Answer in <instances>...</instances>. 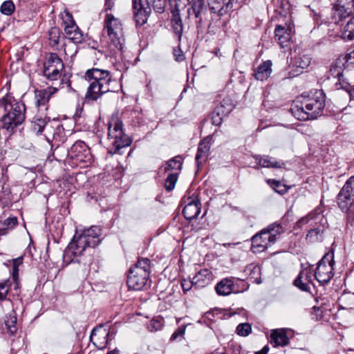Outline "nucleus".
Here are the masks:
<instances>
[{"label": "nucleus", "instance_id": "nucleus-43", "mask_svg": "<svg viewBox=\"0 0 354 354\" xmlns=\"http://www.w3.org/2000/svg\"><path fill=\"white\" fill-rule=\"evenodd\" d=\"M233 106L231 104H227L223 100L218 106L216 107L214 111L216 113L223 116H227L228 114L232 111Z\"/></svg>", "mask_w": 354, "mask_h": 354}, {"label": "nucleus", "instance_id": "nucleus-6", "mask_svg": "<svg viewBox=\"0 0 354 354\" xmlns=\"http://www.w3.org/2000/svg\"><path fill=\"white\" fill-rule=\"evenodd\" d=\"M334 254L333 252L326 254L318 262L314 272V278L320 283H328L334 275Z\"/></svg>", "mask_w": 354, "mask_h": 354}, {"label": "nucleus", "instance_id": "nucleus-56", "mask_svg": "<svg viewBox=\"0 0 354 354\" xmlns=\"http://www.w3.org/2000/svg\"><path fill=\"white\" fill-rule=\"evenodd\" d=\"M174 56L175 57V59L177 62H181L184 60L185 55L183 54V50L180 48L179 46L174 49Z\"/></svg>", "mask_w": 354, "mask_h": 354}, {"label": "nucleus", "instance_id": "nucleus-52", "mask_svg": "<svg viewBox=\"0 0 354 354\" xmlns=\"http://www.w3.org/2000/svg\"><path fill=\"white\" fill-rule=\"evenodd\" d=\"M62 18L64 24V26L75 25V22L72 15L68 10H64L62 15Z\"/></svg>", "mask_w": 354, "mask_h": 354}, {"label": "nucleus", "instance_id": "nucleus-33", "mask_svg": "<svg viewBox=\"0 0 354 354\" xmlns=\"http://www.w3.org/2000/svg\"><path fill=\"white\" fill-rule=\"evenodd\" d=\"M205 10V0H192V7L187 9L188 16L189 17L193 13L196 18H201V14Z\"/></svg>", "mask_w": 354, "mask_h": 354}, {"label": "nucleus", "instance_id": "nucleus-45", "mask_svg": "<svg viewBox=\"0 0 354 354\" xmlns=\"http://www.w3.org/2000/svg\"><path fill=\"white\" fill-rule=\"evenodd\" d=\"M164 320L162 318L153 319L147 324V328L151 332L160 330L163 326Z\"/></svg>", "mask_w": 354, "mask_h": 354}, {"label": "nucleus", "instance_id": "nucleus-35", "mask_svg": "<svg viewBox=\"0 0 354 354\" xmlns=\"http://www.w3.org/2000/svg\"><path fill=\"white\" fill-rule=\"evenodd\" d=\"M171 25L174 33L177 35L178 41H180L183 31V24L178 10L173 12Z\"/></svg>", "mask_w": 354, "mask_h": 354}, {"label": "nucleus", "instance_id": "nucleus-24", "mask_svg": "<svg viewBox=\"0 0 354 354\" xmlns=\"http://www.w3.org/2000/svg\"><path fill=\"white\" fill-rule=\"evenodd\" d=\"M256 163L262 167L266 168H281L285 164L281 160H277L273 157L263 155L254 156Z\"/></svg>", "mask_w": 354, "mask_h": 354}, {"label": "nucleus", "instance_id": "nucleus-38", "mask_svg": "<svg viewBox=\"0 0 354 354\" xmlns=\"http://www.w3.org/2000/svg\"><path fill=\"white\" fill-rule=\"evenodd\" d=\"M342 36L344 39L352 40L354 39V17L351 18L344 26Z\"/></svg>", "mask_w": 354, "mask_h": 354}, {"label": "nucleus", "instance_id": "nucleus-22", "mask_svg": "<svg viewBox=\"0 0 354 354\" xmlns=\"http://www.w3.org/2000/svg\"><path fill=\"white\" fill-rule=\"evenodd\" d=\"M101 229L97 226H91L88 229H85L80 234L88 242L91 248L97 246L100 242V236L101 235Z\"/></svg>", "mask_w": 354, "mask_h": 354}, {"label": "nucleus", "instance_id": "nucleus-10", "mask_svg": "<svg viewBox=\"0 0 354 354\" xmlns=\"http://www.w3.org/2000/svg\"><path fill=\"white\" fill-rule=\"evenodd\" d=\"M104 29L113 44L116 48H122V24L111 14H106Z\"/></svg>", "mask_w": 354, "mask_h": 354}, {"label": "nucleus", "instance_id": "nucleus-39", "mask_svg": "<svg viewBox=\"0 0 354 354\" xmlns=\"http://www.w3.org/2000/svg\"><path fill=\"white\" fill-rule=\"evenodd\" d=\"M183 165V160L182 158L179 156H176L171 160H169L165 168V171L178 170L180 171Z\"/></svg>", "mask_w": 354, "mask_h": 354}, {"label": "nucleus", "instance_id": "nucleus-15", "mask_svg": "<svg viewBox=\"0 0 354 354\" xmlns=\"http://www.w3.org/2000/svg\"><path fill=\"white\" fill-rule=\"evenodd\" d=\"M149 272H145L142 270H129L127 278V285L129 289L133 290H142L147 283Z\"/></svg>", "mask_w": 354, "mask_h": 354}, {"label": "nucleus", "instance_id": "nucleus-26", "mask_svg": "<svg viewBox=\"0 0 354 354\" xmlns=\"http://www.w3.org/2000/svg\"><path fill=\"white\" fill-rule=\"evenodd\" d=\"M212 273L208 269H202L193 277L194 286L197 288H204L212 281Z\"/></svg>", "mask_w": 354, "mask_h": 354}, {"label": "nucleus", "instance_id": "nucleus-46", "mask_svg": "<svg viewBox=\"0 0 354 354\" xmlns=\"http://www.w3.org/2000/svg\"><path fill=\"white\" fill-rule=\"evenodd\" d=\"M15 9V6L12 1H4L0 8L1 13L6 15H10Z\"/></svg>", "mask_w": 354, "mask_h": 354}, {"label": "nucleus", "instance_id": "nucleus-9", "mask_svg": "<svg viewBox=\"0 0 354 354\" xmlns=\"http://www.w3.org/2000/svg\"><path fill=\"white\" fill-rule=\"evenodd\" d=\"M337 205L343 212L354 207V176L346 182L338 194Z\"/></svg>", "mask_w": 354, "mask_h": 354}, {"label": "nucleus", "instance_id": "nucleus-27", "mask_svg": "<svg viewBox=\"0 0 354 354\" xmlns=\"http://www.w3.org/2000/svg\"><path fill=\"white\" fill-rule=\"evenodd\" d=\"M270 343L274 346H285L289 343V338L284 329L273 330L270 334Z\"/></svg>", "mask_w": 354, "mask_h": 354}, {"label": "nucleus", "instance_id": "nucleus-11", "mask_svg": "<svg viewBox=\"0 0 354 354\" xmlns=\"http://www.w3.org/2000/svg\"><path fill=\"white\" fill-rule=\"evenodd\" d=\"M237 281L243 284L241 289L239 288L238 283H234V278H225L220 281L215 286V290L218 295L227 296L231 293H240L247 290L249 288V285L243 281L237 279Z\"/></svg>", "mask_w": 354, "mask_h": 354}, {"label": "nucleus", "instance_id": "nucleus-23", "mask_svg": "<svg viewBox=\"0 0 354 354\" xmlns=\"http://www.w3.org/2000/svg\"><path fill=\"white\" fill-rule=\"evenodd\" d=\"M210 141L208 138L201 140L198 147V151L195 158L198 167L202 165L207 160L210 150Z\"/></svg>", "mask_w": 354, "mask_h": 354}, {"label": "nucleus", "instance_id": "nucleus-60", "mask_svg": "<svg viewBox=\"0 0 354 354\" xmlns=\"http://www.w3.org/2000/svg\"><path fill=\"white\" fill-rule=\"evenodd\" d=\"M348 212L347 215V223L351 226L354 225V207L350 209Z\"/></svg>", "mask_w": 354, "mask_h": 354}, {"label": "nucleus", "instance_id": "nucleus-40", "mask_svg": "<svg viewBox=\"0 0 354 354\" xmlns=\"http://www.w3.org/2000/svg\"><path fill=\"white\" fill-rule=\"evenodd\" d=\"M16 324H17V316L15 313L13 314L9 315L8 316H7L6 317L5 325L8 330V332L10 334L14 335L16 333V332L17 330Z\"/></svg>", "mask_w": 354, "mask_h": 354}, {"label": "nucleus", "instance_id": "nucleus-53", "mask_svg": "<svg viewBox=\"0 0 354 354\" xmlns=\"http://www.w3.org/2000/svg\"><path fill=\"white\" fill-rule=\"evenodd\" d=\"M341 88L349 91L353 86H354V82H350L347 81V77L344 76L341 81H339Z\"/></svg>", "mask_w": 354, "mask_h": 354}, {"label": "nucleus", "instance_id": "nucleus-12", "mask_svg": "<svg viewBox=\"0 0 354 354\" xmlns=\"http://www.w3.org/2000/svg\"><path fill=\"white\" fill-rule=\"evenodd\" d=\"M70 158L79 162H87L91 160L90 149L84 142L78 140L75 142L68 150Z\"/></svg>", "mask_w": 354, "mask_h": 354}, {"label": "nucleus", "instance_id": "nucleus-36", "mask_svg": "<svg viewBox=\"0 0 354 354\" xmlns=\"http://www.w3.org/2000/svg\"><path fill=\"white\" fill-rule=\"evenodd\" d=\"M311 62V57L304 53H298L293 59V65L301 69L306 68Z\"/></svg>", "mask_w": 354, "mask_h": 354}, {"label": "nucleus", "instance_id": "nucleus-41", "mask_svg": "<svg viewBox=\"0 0 354 354\" xmlns=\"http://www.w3.org/2000/svg\"><path fill=\"white\" fill-rule=\"evenodd\" d=\"M144 3L147 6L153 7L154 10L158 13H162L164 11L165 6V0H143Z\"/></svg>", "mask_w": 354, "mask_h": 354}, {"label": "nucleus", "instance_id": "nucleus-63", "mask_svg": "<svg viewBox=\"0 0 354 354\" xmlns=\"http://www.w3.org/2000/svg\"><path fill=\"white\" fill-rule=\"evenodd\" d=\"M106 354H120V353H119V351H118V350H117V349H114V350H113V351H111L109 352V353H106Z\"/></svg>", "mask_w": 354, "mask_h": 354}, {"label": "nucleus", "instance_id": "nucleus-61", "mask_svg": "<svg viewBox=\"0 0 354 354\" xmlns=\"http://www.w3.org/2000/svg\"><path fill=\"white\" fill-rule=\"evenodd\" d=\"M114 6V0H106L104 9L106 11L111 10Z\"/></svg>", "mask_w": 354, "mask_h": 354}, {"label": "nucleus", "instance_id": "nucleus-8", "mask_svg": "<svg viewBox=\"0 0 354 354\" xmlns=\"http://www.w3.org/2000/svg\"><path fill=\"white\" fill-rule=\"evenodd\" d=\"M24 107L17 103L13 104L11 109L1 119V127L10 132L21 124L24 119Z\"/></svg>", "mask_w": 354, "mask_h": 354}, {"label": "nucleus", "instance_id": "nucleus-59", "mask_svg": "<svg viewBox=\"0 0 354 354\" xmlns=\"http://www.w3.org/2000/svg\"><path fill=\"white\" fill-rule=\"evenodd\" d=\"M77 30V26L72 25V26H64V31L66 34L68 35V37H71L73 33Z\"/></svg>", "mask_w": 354, "mask_h": 354}, {"label": "nucleus", "instance_id": "nucleus-57", "mask_svg": "<svg viewBox=\"0 0 354 354\" xmlns=\"http://www.w3.org/2000/svg\"><path fill=\"white\" fill-rule=\"evenodd\" d=\"M194 286V280L183 279L181 281V286L184 292L189 291Z\"/></svg>", "mask_w": 354, "mask_h": 354}, {"label": "nucleus", "instance_id": "nucleus-51", "mask_svg": "<svg viewBox=\"0 0 354 354\" xmlns=\"http://www.w3.org/2000/svg\"><path fill=\"white\" fill-rule=\"evenodd\" d=\"M339 58L344 59V65L347 69L350 67H354V50Z\"/></svg>", "mask_w": 354, "mask_h": 354}, {"label": "nucleus", "instance_id": "nucleus-62", "mask_svg": "<svg viewBox=\"0 0 354 354\" xmlns=\"http://www.w3.org/2000/svg\"><path fill=\"white\" fill-rule=\"evenodd\" d=\"M268 350H269L268 347L265 346L261 351L256 352L255 354H267L268 352Z\"/></svg>", "mask_w": 354, "mask_h": 354}, {"label": "nucleus", "instance_id": "nucleus-18", "mask_svg": "<svg viewBox=\"0 0 354 354\" xmlns=\"http://www.w3.org/2000/svg\"><path fill=\"white\" fill-rule=\"evenodd\" d=\"M335 17L339 20L350 16L354 12V0H337L334 6Z\"/></svg>", "mask_w": 354, "mask_h": 354}, {"label": "nucleus", "instance_id": "nucleus-32", "mask_svg": "<svg viewBox=\"0 0 354 354\" xmlns=\"http://www.w3.org/2000/svg\"><path fill=\"white\" fill-rule=\"evenodd\" d=\"M18 224L16 216H10L4 220L0 221V236L5 235L9 231L14 229Z\"/></svg>", "mask_w": 354, "mask_h": 354}, {"label": "nucleus", "instance_id": "nucleus-2", "mask_svg": "<svg viewBox=\"0 0 354 354\" xmlns=\"http://www.w3.org/2000/svg\"><path fill=\"white\" fill-rule=\"evenodd\" d=\"M84 77L85 80L89 82L85 95L87 100H97L102 95L113 91V85L116 84L109 71L98 68L88 69Z\"/></svg>", "mask_w": 354, "mask_h": 354}, {"label": "nucleus", "instance_id": "nucleus-34", "mask_svg": "<svg viewBox=\"0 0 354 354\" xmlns=\"http://www.w3.org/2000/svg\"><path fill=\"white\" fill-rule=\"evenodd\" d=\"M50 121V118L45 116L42 117L41 115L35 116L31 124L32 130L35 132L37 134L41 133L45 127H46L48 122Z\"/></svg>", "mask_w": 354, "mask_h": 354}, {"label": "nucleus", "instance_id": "nucleus-30", "mask_svg": "<svg viewBox=\"0 0 354 354\" xmlns=\"http://www.w3.org/2000/svg\"><path fill=\"white\" fill-rule=\"evenodd\" d=\"M263 231L267 234L270 242L274 244L279 236L285 232V229L280 224L274 223L268 226Z\"/></svg>", "mask_w": 354, "mask_h": 354}, {"label": "nucleus", "instance_id": "nucleus-4", "mask_svg": "<svg viewBox=\"0 0 354 354\" xmlns=\"http://www.w3.org/2000/svg\"><path fill=\"white\" fill-rule=\"evenodd\" d=\"M108 140L109 142V152L120 153V149L129 146L131 140L123 131L122 121L118 115H113L109 122Z\"/></svg>", "mask_w": 354, "mask_h": 354}, {"label": "nucleus", "instance_id": "nucleus-44", "mask_svg": "<svg viewBox=\"0 0 354 354\" xmlns=\"http://www.w3.org/2000/svg\"><path fill=\"white\" fill-rule=\"evenodd\" d=\"M149 260L147 258H141L138 260L133 267L131 268V270H136L138 269L149 272Z\"/></svg>", "mask_w": 354, "mask_h": 354}, {"label": "nucleus", "instance_id": "nucleus-49", "mask_svg": "<svg viewBox=\"0 0 354 354\" xmlns=\"http://www.w3.org/2000/svg\"><path fill=\"white\" fill-rule=\"evenodd\" d=\"M177 179H178V174L174 173V174H169L165 180V189L167 191H171L172 189H174V188L175 187L176 183L177 182Z\"/></svg>", "mask_w": 354, "mask_h": 354}, {"label": "nucleus", "instance_id": "nucleus-54", "mask_svg": "<svg viewBox=\"0 0 354 354\" xmlns=\"http://www.w3.org/2000/svg\"><path fill=\"white\" fill-rule=\"evenodd\" d=\"M68 38L75 43H80L83 40V35L77 27V30H76L71 37H68Z\"/></svg>", "mask_w": 354, "mask_h": 354}, {"label": "nucleus", "instance_id": "nucleus-13", "mask_svg": "<svg viewBox=\"0 0 354 354\" xmlns=\"http://www.w3.org/2000/svg\"><path fill=\"white\" fill-rule=\"evenodd\" d=\"M314 270L312 266L302 265L301 270L298 277L294 281V285L304 291H310V285L313 284V274Z\"/></svg>", "mask_w": 354, "mask_h": 354}, {"label": "nucleus", "instance_id": "nucleus-47", "mask_svg": "<svg viewBox=\"0 0 354 354\" xmlns=\"http://www.w3.org/2000/svg\"><path fill=\"white\" fill-rule=\"evenodd\" d=\"M187 326L183 325L178 327L171 335L170 337V341H180L184 339V335L185 333Z\"/></svg>", "mask_w": 354, "mask_h": 354}, {"label": "nucleus", "instance_id": "nucleus-37", "mask_svg": "<svg viewBox=\"0 0 354 354\" xmlns=\"http://www.w3.org/2000/svg\"><path fill=\"white\" fill-rule=\"evenodd\" d=\"M23 263V257H19L12 259V278L15 283V288L19 287V266Z\"/></svg>", "mask_w": 354, "mask_h": 354}, {"label": "nucleus", "instance_id": "nucleus-7", "mask_svg": "<svg viewBox=\"0 0 354 354\" xmlns=\"http://www.w3.org/2000/svg\"><path fill=\"white\" fill-rule=\"evenodd\" d=\"M64 68V63L57 54L50 53L44 64V75L48 80L56 81L65 75H62Z\"/></svg>", "mask_w": 354, "mask_h": 354}, {"label": "nucleus", "instance_id": "nucleus-21", "mask_svg": "<svg viewBox=\"0 0 354 354\" xmlns=\"http://www.w3.org/2000/svg\"><path fill=\"white\" fill-rule=\"evenodd\" d=\"M109 332L102 328L93 329L91 334V341L99 349L106 348L108 343Z\"/></svg>", "mask_w": 354, "mask_h": 354}, {"label": "nucleus", "instance_id": "nucleus-17", "mask_svg": "<svg viewBox=\"0 0 354 354\" xmlns=\"http://www.w3.org/2000/svg\"><path fill=\"white\" fill-rule=\"evenodd\" d=\"M186 203L183 214L187 220L196 218L201 212V202L196 196H189L185 200Z\"/></svg>", "mask_w": 354, "mask_h": 354}, {"label": "nucleus", "instance_id": "nucleus-1", "mask_svg": "<svg viewBox=\"0 0 354 354\" xmlns=\"http://www.w3.org/2000/svg\"><path fill=\"white\" fill-rule=\"evenodd\" d=\"M325 94L322 90L310 92L295 100L290 108L292 115L299 120L316 119L325 106Z\"/></svg>", "mask_w": 354, "mask_h": 354}, {"label": "nucleus", "instance_id": "nucleus-5", "mask_svg": "<svg viewBox=\"0 0 354 354\" xmlns=\"http://www.w3.org/2000/svg\"><path fill=\"white\" fill-rule=\"evenodd\" d=\"M70 77L64 75L59 82L58 86H48L44 89L36 90L35 91V104L40 109L44 108L48 109V103L50 97L58 91L66 88V91H72Z\"/></svg>", "mask_w": 354, "mask_h": 354}, {"label": "nucleus", "instance_id": "nucleus-58", "mask_svg": "<svg viewBox=\"0 0 354 354\" xmlns=\"http://www.w3.org/2000/svg\"><path fill=\"white\" fill-rule=\"evenodd\" d=\"M224 117L225 116L223 115L216 113V111H214L212 117V124L216 126L220 125L222 123Z\"/></svg>", "mask_w": 354, "mask_h": 354}, {"label": "nucleus", "instance_id": "nucleus-55", "mask_svg": "<svg viewBox=\"0 0 354 354\" xmlns=\"http://www.w3.org/2000/svg\"><path fill=\"white\" fill-rule=\"evenodd\" d=\"M59 31L57 28H53L49 32V39L53 42L54 44H57L59 43Z\"/></svg>", "mask_w": 354, "mask_h": 354}, {"label": "nucleus", "instance_id": "nucleus-48", "mask_svg": "<svg viewBox=\"0 0 354 354\" xmlns=\"http://www.w3.org/2000/svg\"><path fill=\"white\" fill-rule=\"evenodd\" d=\"M236 331L239 335L245 337L251 333L252 328L248 323H241L237 326Z\"/></svg>", "mask_w": 354, "mask_h": 354}, {"label": "nucleus", "instance_id": "nucleus-31", "mask_svg": "<svg viewBox=\"0 0 354 354\" xmlns=\"http://www.w3.org/2000/svg\"><path fill=\"white\" fill-rule=\"evenodd\" d=\"M244 272L245 275L248 277V278L253 283H257L258 284L261 283V268L259 266L251 263L248 265L244 269Z\"/></svg>", "mask_w": 354, "mask_h": 354}, {"label": "nucleus", "instance_id": "nucleus-20", "mask_svg": "<svg viewBox=\"0 0 354 354\" xmlns=\"http://www.w3.org/2000/svg\"><path fill=\"white\" fill-rule=\"evenodd\" d=\"M291 32L292 27L290 25L288 26L277 25L276 26L274 38L281 48L288 46L290 40Z\"/></svg>", "mask_w": 354, "mask_h": 354}, {"label": "nucleus", "instance_id": "nucleus-64", "mask_svg": "<svg viewBox=\"0 0 354 354\" xmlns=\"http://www.w3.org/2000/svg\"><path fill=\"white\" fill-rule=\"evenodd\" d=\"M234 283H238V288L241 289L243 288V284L241 283L240 282L237 281V279H236V281H234Z\"/></svg>", "mask_w": 354, "mask_h": 354}, {"label": "nucleus", "instance_id": "nucleus-28", "mask_svg": "<svg viewBox=\"0 0 354 354\" xmlns=\"http://www.w3.org/2000/svg\"><path fill=\"white\" fill-rule=\"evenodd\" d=\"M348 72L344 59L339 57L333 63L330 69V75L337 77L338 81H341L344 76H347Z\"/></svg>", "mask_w": 354, "mask_h": 354}, {"label": "nucleus", "instance_id": "nucleus-42", "mask_svg": "<svg viewBox=\"0 0 354 354\" xmlns=\"http://www.w3.org/2000/svg\"><path fill=\"white\" fill-rule=\"evenodd\" d=\"M11 284L12 283L10 279L0 281V301L6 299Z\"/></svg>", "mask_w": 354, "mask_h": 354}, {"label": "nucleus", "instance_id": "nucleus-16", "mask_svg": "<svg viewBox=\"0 0 354 354\" xmlns=\"http://www.w3.org/2000/svg\"><path fill=\"white\" fill-rule=\"evenodd\" d=\"M133 8L136 24L144 25L151 12V8L145 4L143 0H133Z\"/></svg>", "mask_w": 354, "mask_h": 354}, {"label": "nucleus", "instance_id": "nucleus-3", "mask_svg": "<svg viewBox=\"0 0 354 354\" xmlns=\"http://www.w3.org/2000/svg\"><path fill=\"white\" fill-rule=\"evenodd\" d=\"M309 223L310 229L308 230L306 239L308 242L315 243L323 239V234L328 227L326 218L319 209H315L306 216L301 218L296 223L298 228H301L305 224Z\"/></svg>", "mask_w": 354, "mask_h": 354}, {"label": "nucleus", "instance_id": "nucleus-25", "mask_svg": "<svg viewBox=\"0 0 354 354\" xmlns=\"http://www.w3.org/2000/svg\"><path fill=\"white\" fill-rule=\"evenodd\" d=\"M208 5L212 12L223 16L232 8L230 0H208Z\"/></svg>", "mask_w": 354, "mask_h": 354}, {"label": "nucleus", "instance_id": "nucleus-29", "mask_svg": "<svg viewBox=\"0 0 354 354\" xmlns=\"http://www.w3.org/2000/svg\"><path fill=\"white\" fill-rule=\"evenodd\" d=\"M272 63L270 60L263 62L257 67L254 73L255 79L260 81L267 80L272 73Z\"/></svg>", "mask_w": 354, "mask_h": 354}, {"label": "nucleus", "instance_id": "nucleus-14", "mask_svg": "<svg viewBox=\"0 0 354 354\" xmlns=\"http://www.w3.org/2000/svg\"><path fill=\"white\" fill-rule=\"evenodd\" d=\"M87 241L81 234L75 236L70 242L64 254V258H71L72 256L80 257L83 254L86 248L91 247Z\"/></svg>", "mask_w": 354, "mask_h": 354}, {"label": "nucleus", "instance_id": "nucleus-50", "mask_svg": "<svg viewBox=\"0 0 354 354\" xmlns=\"http://www.w3.org/2000/svg\"><path fill=\"white\" fill-rule=\"evenodd\" d=\"M267 183L275 192L279 194H283L286 191L285 187L283 186L281 183L278 180L274 179H268L267 180Z\"/></svg>", "mask_w": 354, "mask_h": 354}, {"label": "nucleus", "instance_id": "nucleus-19", "mask_svg": "<svg viewBox=\"0 0 354 354\" xmlns=\"http://www.w3.org/2000/svg\"><path fill=\"white\" fill-rule=\"evenodd\" d=\"M272 244L270 242L267 234L262 230L259 234L252 238L251 250L254 253L261 252Z\"/></svg>", "mask_w": 354, "mask_h": 354}]
</instances>
